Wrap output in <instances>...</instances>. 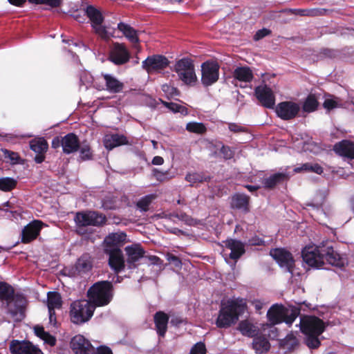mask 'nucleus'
<instances>
[{
    "label": "nucleus",
    "mask_w": 354,
    "mask_h": 354,
    "mask_svg": "<svg viewBox=\"0 0 354 354\" xmlns=\"http://www.w3.org/2000/svg\"><path fill=\"white\" fill-rule=\"evenodd\" d=\"M124 250L127 256V263L129 265L134 264L139 261L145 254L144 250L138 244L128 245L124 248Z\"/></svg>",
    "instance_id": "obj_25"
},
{
    "label": "nucleus",
    "mask_w": 354,
    "mask_h": 354,
    "mask_svg": "<svg viewBox=\"0 0 354 354\" xmlns=\"http://www.w3.org/2000/svg\"><path fill=\"white\" fill-rule=\"evenodd\" d=\"M171 216L174 218H176L179 221L185 223L188 225H194L196 224V221L192 218H191L189 216L187 215L185 213L180 212L173 214Z\"/></svg>",
    "instance_id": "obj_46"
},
{
    "label": "nucleus",
    "mask_w": 354,
    "mask_h": 354,
    "mask_svg": "<svg viewBox=\"0 0 354 354\" xmlns=\"http://www.w3.org/2000/svg\"><path fill=\"white\" fill-rule=\"evenodd\" d=\"M153 175L156 177V178L160 181H164V180H168L170 178L167 177L168 171L163 172V171H159L157 169H154L153 170Z\"/></svg>",
    "instance_id": "obj_54"
},
{
    "label": "nucleus",
    "mask_w": 354,
    "mask_h": 354,
    "mask_svg": "<svg viewBox=\"0 0 354 354\" xmlns=\"http://www.w3.org/2000/svg\"><path fill=\"white\" fill-rule=\"evenodd\" d=\"M300 329L306 335V343L310 348H317L320 345L318 337L324 331L325 324L315 316H303L300 318Z\"/></svg>",
    "instance_id": "obj_1"
},
{
    "label": "nucleus",
    "mask_w": 354,
    "mask_h": 354,
    "mask_svg": "<svg viewBox=\"0 0 354 354\" xmlns=\"http://www.w3.org/2000/svg\"><path fill=\"white\" fill-rule=\"evenodd\" d=\"M80 149L78 137L70 133L62 137V151L66 154L76 152Z\"/></svg>",
    "instance_id": "obj_22"
},
{
    "label": "nucleus",
    "mask_w": 354,
    "mask_h": 354,
    "mask_svg": "<svg viewBox=\"0 0 354 354\" xmlns=\"http://www.w3.org/2000/svg\"><path fill=\"white\" fill-rule=\"evenodd\" d=\"M289 177L290 175L286 171L278 172L265 178L263 184L266 187L272 188L277 184L288 180Z\"/></svg>",
    "instance_id": "obj_30"
},
{
    "label": "nucleus",
    "mask_w": 354,
    "mask_h": 354,
    "mask_svg": "<svg viewBox=\"0 0 354 354\" xmlns=\"http://www.w3.org/2000/svg\"><path fill=\"white\" fill-rule=\"evenodd\" d=\"M17 185V180L12 178H0V189L4 192H9Z\"/></svg>",
    "instance_id": "obj_42"
},
{
    "label": "nucleus",
    "mask_w": 354,
    "mask_h": 354,
    "mask_svg": "<svg viewBox=\"0 0 354 354\" xmlns=\"http://www.w3.org/2000/svg\"><path fill=\"white\" fill-rule=\"evenodd\" d=\"M92 157V152L90 147L87 145L80 146V158L82 160H90Z\"/></svg>",
    "instance_id": "obj_48"
},
{
    "label": "nucleus",
    "mask_w": 354,
    "mask_h": 354,
    "mask_svg": "<svg viewBox=\"0 0 354 354\" xmlns=\"http://www.w3.org/2000/svg\"><path fill=\"white\" fill-rule=\"evenodd\" d=\"M62 301L60 295L57 292H49L47 295V306L48 311L59 309L62 307Z\"/></svg>",
    "instance_id": "obj_35"
},
{
    "label": "nucleus",
    "mask_w": 354,
    "mask_h": 354,
    "mask_svg": "<svg viewBox=\"0 0 354 354\" xmlns=\"http://www.w3.org/2000/svg\"><path fill=\"white\" fill-rule=\"evenodd\" d=\"M103 77L105 88L101 86H96V88L99 90H106L111 93H118L122 91L124 88V84L120 81L118 78L111 74H102Z\"/></svg>",
    "instance_id": "obj_21"
},
{
    "label": "nucleus",
    "mask_w": 354,
    "mask_h": 354,
    "mask_svg": "<svg viewBox=\"0 0 354 354\" xmlns=\"http://www.w3.org/2000/svg\"><path fill=\"white\" fill-rule=\"evenodd\" d=\"M339 105L337 98L335 97L326 98L323 104L324 107L328 111L339 107Z\"/></svg>",
    "instance_id": "obj_49"
},
{
    "label": "nucleus",
    "mask_w": 354,
    "mask_h": 354,
    "mask_svg": "<svg viewBox=\"0 0 354 354\" xmlns=\"http://www.w3.org/2000/svg\"><path fill=\"white\" fill-rule=\"evenodd\" d=\"M308 169H309V163H304L300 167H295L294 169V172L295 173H299L301 171L308 172Z\"/></svg>",
    "instance_id": "obj_63"
},
{
    "label": "nucleus",
    "mask_w": 354,
    "mask_h": 354,
    "mask_svg": "<svg viewBox=\"0 0 354 354\" xmlns=\"http://www.w3.org/2000/svg\"><path fill=\"white\" fill-rule=\"evenodd\" d=\"M13 288L4 282H0V299L8 301V313L14 322L21 321L24 317L26 301L21 296H14Z\"/></svg>",
    "instance_id": "obj_2"
},
{
    "label": "nucleus",
    "mask_w": 354,
    "mask_h": 354,
    "mask_svg": "<svg viewBox=\"0 0 354 354\" xmlns=\"http://www.w3.org/2000/svg\"><path fill=\"white\" fill-rule=\"evenodd\" d=\"M169 64L168 59L159 55L148 57L142 63V68L148 73H153L165 68Z\"/></svg>",
    "instance_id": "obj_15"
},
{
    "label": "nucleus",
    "mask_w": 354,
    "mask_h": 354,
    "mask_svg": "<svg viewBox=\"0 0 354 354\" xmlns=\"http://www.w3.org/2000/svg\"><path fill=\"white\" fill-rule=\"evenodd\" d=\"M241 306L235 301L230 300L222 304L216 326L219 328H227L239 319Z\"/></svg>",
    "instance_id": "obj_5"
},
{
    "label": "nucleus",
    "mask_w": 354,
    "mask_h": 354,
    "mask_svg": "<svg viewBox=\"0 0 354 354\" xmlns=\"http://www.w3.org/2000/svg\"><path fill=\"white\" fill-rule=\"evenodd\" d=\"M270 33V31L266 28H263L261 30H259L257 32V33L254 35V39L259 40L262 39L263 37L268 35Z\"/></svg>",
    "instance_id": "obj_58"
},
{
    "label": "nucleus",
    "mask_w": 354,
    "mask_h": 354,
    "mask_svg": "<svg viewBox=\"0 0 354 354\" xmlns=\"http://www.w3.org/2000/svg\"><path fill=\"white\" fill-rule=\"evenodd\" d=\"M51 145L54 149H57L60 146L62 147V137L61 138L59 137L54 138L52 140Z\"/></svg>",
    "instance_id": "obj_62"
},
{
    "label": "nucleus",
    "mask_w": 354,
    "mask_h": 354,
    "mask_svg": "<svg viewBox=\"0 0 354 354\" xmlns=\"http://www.w3.org/2000/svg\"><path fill=\"white\" fill-rule=\"evenodd\" d=\"M185 129L187 131L196 134H203L207 131V128L203 123L196 122H188Z\"/></svg>",
    "instance_id": "obj_40"
},
{
    "label": "nucleus",
    "mask_w": 354,
    "mask_h": 354,
    "mask_svg": "<svg viewBox=\"0 0 354 354\" xmlns=\"http://www.w3.org/2000/svg\"><path fill=\"white\" fill-rule=\"evenodd\" d=\"M96 354H113L111 350L106 346H100L97 348Z\"/></svg>",
    "instance_id": "obj_64"
},
{
    "label": "nucleus",
    "mask_w": 354,
    "mask_h": 354,
    "mask_svg": "<svg viewBox=\"0 0 354 354\" xmlns=\"http://www.w3.org/2000/svg\"><path fill=\"white\" fill-rule=\"evenodd\" d=\"M95 307L88 300H78L71 305V319L75 324H82L93 316Z\"/></svg>",
    "instance_id": "obj_6"
},
{
    "label": "nucleus",
    "mask_w": 354,
    "mask_h": 354,
    "mask_svg": "<svg viewBox=\"0 0 354 354\" xmlns=\"http://www.w3.org/2000/svg\"><path fill=\"white\" fill-rule=\"evenodd\" d=\"M238 329L243 335L248 337H253L259 331L258 327L249 320L241 321L239 324Z\"/></svg>",
    "instance_id": "obj_34"
},
{
    "label": "nucleus",
    "mask_w": 354,
    "mask_h": 354,
    "mask_svg": "<svg viewBox=\"0 0 354 354\" xmlns=\"http://www.w3.org/2000/svg\"><path fill=\"white\" fill-rule=\"evenodd\" d=\"M323 252L324 254V262L327 261L329 264L336 267H342L344 265V259L332 247H324Z\"/></svg>",
    "instance_id": "obj_24"
},
{
    "label": "nucleus",
    "mask_w": 354,
    "mask_h": 354,
    "mask_svg": "<svg viewBox=\"0 0 354 354\" xmlns=\"http://www.w3.org/2000/svg\"><path fill=\"white\" fill-rule=\"evenodd\" d=\"M105 252L109 257V265L115 272L118 273L124 268L123 254L118 248H105Z\"/></svg>",
    "instance_id": "obj_17"
},
{
    "label": "nucleus",
    "mask_w": 354,
    "mask_h": 354,
    "mask_svg": "<svg viewBox=\"0 0 354 354\" xmlns=\"http://www.w3.org/2000/svg\"><path fill=\"white\" fill-rule=\"evenodd\" d=\"M252 346L257 353L267 352L270 347L268 340L262 336H259L253 339Z\"/></svg>",
    "instance_id": "obj_36"
},
{
    "label": "nucleus",
    "mask_w": 354,
    "mask_h": 354,
    "mask_svg": "<svg viewBox=\"0 0 354 354\" xmlns=\"http://www.w3.org/2000/svg\"><path fill=\"white\" fill-rule=\"evenodd\" d=\"M235 79L243 82H250L253 79L251 69L247 66L237 67L233 73Z\"/></svg>",
    "instance_id": "obj_33"
},
{
    "label": "nucleus",
    "mask_w": 354,
    "mask_h": 354,
    "mask_svg": "<svg viewBox=\"0 0 354 354\" xmlns=\"http://www.w3.org/2000/svg\"><path fill=\"white\" fill-rule=\"evenodd\" d=\"M12 354H43L35 345L28 341L12 340L10 344Z\"/></svg>",
    "instance_id": "obj_13"
},
{
    "label": "nucleus",
    "mask_w": 354,
    "mask_h": 354,
    "mask_svg": "<svg viewBox=\"0 0 354 354\" xmlns=\"http://www.w3.org/2000/svg\"><path fill=\"white\" fill-rule=\"evenodd\" d=\"M174 70L178 78L187 85H194L197 81L194 64L188 58L178 60L175 64Z\"/></svg>",
    "instance_id": "obj_8"
},
{
    "label": "nucleus",
    "mask_w": 354,
    "mask_h": 354,
    "mask_svg": "<svg viewBox=\"0 0 354 354\" xmlns=\"http://www.w3.org/2000/svg\"><path fill=\"white\" fill-rule=\"evenodd\" d=\"M225 246L230 250V257L234 260L238 259L245 252L244 245L239 241L227 240Z\"/></svg>",
    "instance_id": "obj_27"
},
{
    "label": "nucleus",
    "mask_w": 354,
    "mask_h": 354,
    "mask_svg": "<svg viewBox=\"0 0 354 354\" xmlns=\"http://www.w3.org/2000/svg\"><path fill=\"white\" fill-rule=\"evenodd\" d=\"M248 203L249 198L245 194H236L232 199V207L244 211L248 210Z\"/></svg>",
    "instance_id": "obj_38"
},
{
    "label": "nucleus",
    "mask_w": 354,
    "mask_h": 354,
    "mask_svg": "<svg viewBox=\"0 0 354 354\" xmlns=\"http://www.w3.org/2000/svg\"><path fill=\"white\" fill-rule=\"evenodd\" d=\"M318 105L317 100L316 97L313 95H310L305 100L304 105H303V110L305 112H313L316 110Z\"/></svg>",
    "instance_id": "obj_41"
},
{
    "label": "nucleus",
    "mask_w": 354,
    "mask_h": 354,
    "mask_svg": "<svg viewBox=\"0 0 354 354\" xmlns=\"http://www.w3.org/2000/svg\"><path fill=\"white\" fill-rule=\"evenodd\" d=\"M265 304H266L265 302H263L261 300H259V299H254L252 301V305L254 306V308L257 311H259L263 307V306Z\"/></svg>",
    "instance_id": "obj_61"
},
{
    "label": "nucleus",
    "mask_w": 354,
    "mask_h": 354,
    "mask_svg": "<svg viewBox=\"0 0 354 354\" xmlns=\"http://www.w3.org/2000/svg\"><path fill=\"white\" fill-rule=\"evenodd\" d=\"M205 346L202 342L196 343L190 351V354H205Z\"/></svg>",
    "instance_id": "obj_52"
},
{
    "label": "nucleus",
    "mask_w": 354,
    "mask_h": 354,
    "mask_svg": "<svg viewBox=\"0 0 354 354\" xmlns=\"http://www.w3.org/2000/svg\"><path fill=\"white\" fill-rule=\"evenodd\" d=\"M219 66L213 62H206L201 66V81L205 86L215 83L218 79Z\"/></svg>",
    "instance_id": "obj_12"
},
{
    "label": "nucleus",
    "mask_w": 354,
    "mask_h": 354,
    "mask_svg": "<svg viewBox=\"0 0 354 354\" xmlns=\"http://www.w3.org/2000/svg\"><path fill=\"white\" fill-rule=\"evenodd\" d=\"M30 147L36 153H45L48 149V145L45 139L39 138L30 142Z\"/></svg>",
    "instance_id": "obj_37"
},
{
    "label": "nucleus",
    "mask_w": 354,
    "mask_h": 354,
    "mask_svg": "<svg viewBox=\"0 0 354 354\" xmlns=\"http://www.w3.org/2000/svg\"><path fill=\"white\" fill-rule=\"evenodd\" d=\"M154 322L158 333L160 336H164L167 328V315L162 312H158L155 315Z\"/></svg>",
    "instance_id": "obj_32"
},
{
    "label": "nucleus",
    "mask_w": 354,
    "mask_h": 354,
    "mask_svg": "<svg viewBox=\"0 0 354 354\" xmlns=\"http://www.w3.org/2000/svg\"><path fill=\"white\" fill-rule=\"evenodd\" d=\"M255 95L261 104L266 108H273L275 97L272 91L266 85H260L255 88Z\"/></svg>",
    "instance_id": "obj_19"
},
{
    "label": "nucleus",
    "mask_w": 354,
    "mask_h": 354,
    "mask_svg": "<svg viewBox=\"0 0 354 354\" xmlns=\"http://www.w3.org/2000/svg\"><path fill=\"white\" fill-rule=\"evenodd\" d=\"M156 198L154 194L147 195L141 198L136 203L137 207L142 211L148 210L149 205L151 201Z\"/></svg>",
    "instance_id": "obj_44"
},
{
    "label": "nucleus",
    "mask_w": 354,
    "mask_h": 354,
    "mask_svg": "<svg viewBox=\"0 0 354 354\" xmlns=\"http://www.w3.org/2000/svg\"><path fill=\"white\" fill-rule=\"evenodd\" d=\"M44 225V223L39 220H34L24 227L21 232V240L23 243H29L35 239Z\"/></svg>",
    "instance_id": "obj_20"
},
{
    "label": "nucleus",
    "mask_w": 354,
    "mask_h": 354,
    "mask_svg": "<svg viewBox=\"0 0 354 354\" xmlns=\"http://www.w3.org/2000/svg\"><path fill=\"white\" fill-rule=\"evenodd\" d=\"M333 150L338 155L354 159V143L348 140H342L334 145Z\"/></svg>",
    "instance_id": "obj_23"
},
{
    "label": "nucleus",
    "mask_w": 354,
    "mask_h": 354,
    "mask_svg": "<svg viewBox=\"0 0 354 354\" xmlns=\"http://www.w3.org/2000/svg\"><path fill=\"white\" fill-rule=\"evenodd\" d=\"M85 13L89 18L91 26L95 32L104 40L113 36V32L110 29L102 25L104 17L101 12L93 6H88L85 10Z\"/></svg>",
    "instance_id": "obj_7"
},
{
    "label": "nucleus",
    "mask_w": 354,
    "mask_h": 354,
    "mask_svg": "<svg viewBox=\"0 0 354 354\" xmlns=\"http://www.w3.org/2000/svg\"><path fill=\"white\" fill-rule=\"evenodd\" d=\"M71 346L75 354H96L89 341L81 335H75L71 339Z\"/></svg>",
    "instance_id": "obj_18"
},
{
    "label": "nucleus",
    "mask_w": 354,
    "mask_h": 354,
    "mask_svg": "<svg viewBox=\"0 0 354 354\" xmlns=\"http://www.w3.org/2000/svg\"><path fill=\"white\" fill-rule=\"evenodd\" d=\"M127 142L126 137L119 134H107L104 138V145L107 149H112L116 147Z\"/></svg>",
    "instance_id": "obj_28"
},
{
    "label": "nucleus",
    "mask_w": 354,
    "mask_h": 354,
    "mask_svg": "<svg viewBox=\"0 0 354 354\" xmlns=\"http://www.w3.org/2000/svg\"><path fill=\"white\" fill-rule=\"evenodd\" d=\"M2 153L4 158L9 159L11 163L15 164L18 162L19 156L17 153L9 151L8 149H2Z\"/></svg>",
    "instance_id": "obj_50"
},
{
    "label": "nucleus",
    "mask_w": 354,
    "mask_h": 354,
    "mask_svg": "<svg viewBox=\"0 0 354 354\" xmlns=\"http://www.w3.org/2000/svg\"><path fill=\"white\" fill-rule=\"evenodd\" d=\"M126 237V234L124 232H115L110 234L104 239L106 248H118V245L124 242Z\"/></svg>",
    "instance_id": "obj_29"
},
{
    "label": "nucleus",
    "mask_w": 354,
    "mask_h": 354,
    "mask_svg": "<svg viewBox=\"0 0 354 354\" xmlns=\"http://www.w3.org/2000/svg\"><path fill=\"white\" fill-rule=\"evenodd\" d=\"M35 335L41 338L44 342L50 346H54L56 343V339L48 333L46 332L42 326H35L34 327Z\"/></svg>",
    "instance_id": "obj_39"
},
{
    "label": "nucleus",
    "mask_w": 354,
    "mask_h": 354,
    "mask_svg": "<svg viewBox=\"0 0 354 354\" xmlns=\"http://www.w3.org/2000/svg\"><path fill=\"white\" fill-rule=\"evenodd\" d=\"M326 198V194L324 192L320 193L317 196H316L314 199V204L313 205L315 207H319L322 205L324 199Z\"/></svg>",
    "instance_id": "obj_57"
},
{
    "label": "nucleus",
    "mask_w": 354,
    "mask_h": 354,
    "mask_svg": "<svg viewBox=\"0 0 354 354\" xmlns=\"http://www.w3.org/2000/svg\"><path fill=\"white\" fill-rule=\"evenodd\" d=\"M299 314V311L296 308H286L283 305L276 304L268 310L267 317L272 325L284 322L286 324L290 326Z\"/></svg>",
    "instance_id": "obj_4"
},
{
    "label": "nucleus",
    "mask_w": 354,
    "mask_h": 354,
    "mask_svg": "<svg viewBox=\"0 0 354 354\" xmlns=\"http://www.w3.org/2000/svg\"><path fill=\"white\" fill-rule=\"evenodd\" d=\"M324 247L308 245L302 251L304 261L310 266L321 268L324 265Z\"/></svg>",
    "instance_id": "obj_9"
},
{
    "label": "nucleus",
    "mask_w": 354,
    "mask_h": 354,
    "mask_svg": "<svg viewBox=\"0 0 354 354\" xmlns=\"http://www.w3.org/2000/svg\"><path fill=\"white\" fill-rule=\"evenodd\" d=\"M229 129L234 133L242 132L244 131V127L235 123L229 124Z\"/></svg>",
    "instance_id": "obj_60"
},
{
    "label": "nucleus",
    "mask_w": 354,
    "mask_h": 354,
    "mask_svg": "<svg viewBox=\"0 0 354 354\" xmlns=\"http://www.w3.org/2000/svg\"><path fill=\"white\" fill-rule=\"evenodd\" d=\"M167 260L176 268H180L182 266L181 261L178 257L171 254H167L166 255Z\"/></svg>",
    "instance_id": "obj_53"
},
{
    "label": "nucleus",
    "mask_w": 354,
    "mask_h": 354,
    "mask_svg": "<svg viewBox=\"0 0 354 354\" xmlns=\"http://www.w3.org/2000/svg\"><path fill=\"white\" fill-rule=\"evenodd\" d=\"M88 297L95 308L109 304L113 297L111 283L107 281L95 283L88 289Z\"/></svg>",
    "instance_id": "obj_3"
},
{
    "label": "nucleus",
    "mask_w": 354,
    "mask_h": 354,
    "mask_svg": "<svg viewBox=\"0 0 354 354\" xmlns=\"http://www.w3.org/2000/svg\"><path fill=\"white\" fill-rule=\"evenodd\" d=\"M130 53L123 44L115 43L109 54V60L116 65H122L129 62Z\"/></svg>",
    "instance_id": "obj_14"
},
{
    "label": "nucleus",
    "mask_w": 354,
    "mask_h": 354,
    "mask_svg": "<svg viewBox=\"0 0 354 354\" xmlns=\"http://www.w3.org/2000/svg\"><path fill=\"white\" fill-rule=\"evenodd\" d=\"M75 221L79 227L89 225L99 226L105 223L106 218L96 212H82L76 214Z\"/></svg>",
    "instance_id": "obj_10"
},
{
    "label": "nucleus",
    "mask_w": 354,
    "mask_h": 354,
    "mask_svg": "<svg viewBox=\"0 0 354 354\" xmlns=\"http://www.w3.org/2000/svg\"><path fill=\"white\" fill-rule=\"evenodd\" d=\"M298 344L297 337L293 334L288 335L283 341V345L286 348H293Z\"/></svg>",
    "instance_id": "obj_47"
},
{
    "label": "nucleus",
    "mask_w": 354,
    "mask_h": 354,
    "mask_svg": "<svg viewBox=\"0 0 354 354\" xmlns=\"http://www.w3.org/2000/svg\"><path fill=\"white\" fill-rule=\"evenodd\" d=\"M270 254L281 268L287 272H292L295 261L288 251L282 248H275L270 250Z\"/></svg>",
    "instance_id": "obj_11"
},
{
    "label": "nucleus",
    "mask_w": 354,
    "mask_h": 354,
    "mask_svg": "<svg viewBox=\"0 0 354 354\" xmlns=\"http://www.w3.org/2000/svg\"><path fill=\"white\" fill-rule=\"evenodd\" d=\"M221 152L225 159H230L233 156V151L229 147L222 146Z\"/></svg>",
    "instance_id": "obj_56"
},
{
    "label": "nucleus",
    "mask_w": 354,
    "mask_h": 354,
    "mask_svg": "<svg viewBox=\"0 0 354 354\" xmlns=\"http://www.w3.org/2000/svg\"><path fill=\"white\" fill-rule=\"evenodd\" d=\"M118 29L134 45L135 48H138L140 40L138 32L134 28L129 24L120 22L118 24Z\"/></svg>",
    "instance_id": "obj_26"
},
{
    "label": "nucleus",
    "mask_w": 354,
    "mask_h": 354,
    "mask_svg": "<svg viewBox=\"0 0 354 354\" xmlns=\"http://www.w3.org/2000/svg\"><path fill=\"white\" fill-rule=\"evenodd\" d=\"M29 2L35 4H46L51 7H57L60 5L62 0H28Z\"/></svg>",
    "instance_id": "obj_51"
},
{
    "label": "nucleus",
    "mask_w": 354,
    "mask_h": 354,
    "mask_svg": "<svg viewBox=\"0 0 354 354\" xmlns=\"http://www.w3.org/2000/svg\"><path fill=\"white\" fill-rule=\"evenodd\" d=\"M308 172H314L317 174H321L323 172L322 167L318 164H310L309 163V169Z\"/></svg>",
    "instance_id": "obj_59"
},
{
    "label": "nucleus",
    "mask_w": 354,
    "mask_h": 354,
    "mask_svg": "<svg viewBox=\"0 0 354 354\" xmlns=\"http://www.w3.org/2000/svg\"><path fill=\"white\" fill-rule=\"evenodd\" d=\"M93 266L91 257L88 254H83L77 261L75 269L78 274H82L89 272Z\"/></svg>",
    "instance_id": "obj_31"
},
{
    "label": "nucleus",
    "mask_w": 354,
    "mask_h": 354,
    "mask_svg": "<svg viewBox=\"0 0 354 354\" xmlns=\"http://www.w3.org/2000/svg\"><path fill=\"white\" fill-rule=\"evenodd\" d=\"M165 106L174 113H180L183 115H187L188 113L186 107L181 106L178 104L174 102H164Z\"/></svg>",
    "instance_id": "obj_45"
},
{
    "label": "nucleus",
    "mask_w": 354,
    "mask_h": 354,
    "mask_svg": "<svg viewBox=\"0 0 354 354\" xmlns=\"http://www.w3.org/2000/svg\"><path fill=\"white\" fill-rule=\"evenodd\" d=\"M300 110L298 104L287 101L279 103L276 108L277 115L283 120H290L296 117Z\"/></svg>",
    "instance_id": "obj_16"
},
{
    "label": "nucleus",
    "mask_w": 354,
    "mask_h": 354,
    "mask_svg": "<svg viewBox=\"0 0 354 354\" xmlns=\"http://www.w3.org/2000/svg\"><path fill=\"white\" fill-rule=\"evenodd\" d=\"M185 180L189 182L191 185H194L197 183L207 181V177H205L202 173H190L186 175Z\"/></svg>",
    "instance_id": "obj_43"
},
{
    "label": "nucleus",
    "mask_w": 354,
    "mask_h": 354,
    "mask_svg": "<svg viewBox=\"0 0 354 354\" xmlns=\"http://www.w3.org/2000/svg\"><path fill=\"white\" fill-rule=\"evenodd\" d=\"M162 89L166 94L170 95L171 97L178 95V91L176 88L170 86L167 84L162 85Z\"/></svg>",
    "instance_id": "obj_55"
}]
</instances>
